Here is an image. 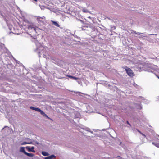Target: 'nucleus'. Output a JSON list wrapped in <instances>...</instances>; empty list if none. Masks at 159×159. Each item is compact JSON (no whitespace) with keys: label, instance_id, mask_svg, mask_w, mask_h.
I'll use <instances>...</instances> for the list:
<instances>
[{"label":"nucleus","instance_id":"f8f14e48","mask_svg":"<svg viewBox=\"0 0 159 159\" xmlns=\"http://www.w3.org/2000/svg\"><path fill=\"white\" fill-rule=\"evenodd\" d=\"M21 151L23 152L25 154V152H26L24 148H22L21 149Z\"/></svg>","mask_w":159,"mask_h":159},{"label":"nucleus","instance_id":"f257e3e1","mask_svg":"<svg viewBox=\"0 0 159 159\" xmlns=\"http://www.w3.org/2000/svg\"><path fill=\"white\" fill-rule=\"evenodd\" d=\"M126 68H125V70L128 74V75L131 77H133L134 74L133 71L129 68H128L127 66H126Z\"/></svg>","mask_w":159,"mask_h":159},{"label":"nucleus","instance_id":"9b49d317","mask_svg":"<svg viewBox=\"0 0 159 159\" xmlns=\"http://www.w3.org/2000/svg\"><path fill=\"white\" fill-rule=\"evenodd\" d=\"M152 143L153 144H154L158 148H159V143H155L154 142H152Z\"/></svg>","mask_w":159,"mask_h":159},{"label":"nucleus","instance_id":"0eeeda50","mask_svg":"<svg viewBox=\"0 0 159 159\" xmlns=\"http://www.w3.org/2000/svg\"><path fill=\"white\" fill-rule=\"evenodd\" d=\"M39 112H40V113L43 115V116L47 117H48V116H47V115L42 110L40 109V110L39 111Z\"/></svg>","mask_w":159,"mask_h":159},{"label":"nucleus","instance_id":"f3484780","mask_svg":"<svg viewBox=\"0 0 159 159\" xmlns=\"http://www.w3.org/2000/svg\"><path fill=\"white\" fill-rule=\"evenodd\" d=\"M127 122V123L129 125L131 126L130 124V123H129V121H127V122Z\"/></svg>","mask_w":159,"mask_h":159},{"label":"nucleus","instance_id":"20e7f679","mask_svg":"<svg viewBox=\"0 0 159 159\" xmlns=\"http://www.w3.org/2000/svg\"><path fill=\"white\" fill-rule=\"evenodd\" d=\"M55 157H56L54 155H52L50 156L45 157L44 159H53Z\"/></svg>","mask_w":159,"mask_h":159},{"label":"nucleus","instance_id":"dca6fc26","mask_svg":"<svg viewBox=\"0 0 159 159\" xmlns=\"http://www.w3.org/2000/svg\"><path fill=\"white\" fill-rule=\"evenodd\" d=\"M141 134L143 135V136H144V137H146V135L144 134H143V133H141Z\"/></svg>","mask_w":159,"mask_h":159},{"label":"nucleus","instance_id":"a211bd4d","mask_svg":"<svg viewBox=\"0 0 159 159\" xmlns=\"http://www.w3.org/2000/svg\"><path fill=\"white\" fill-rule=\"evenodd\" d=\"M138 132L140 133V134H141V133H142L139 130H138Z\"/></svg>","mask_w":159,"mask_h":159},{"label":"nucleus","instance_id":"4468645a","mask_svg":"<svg viewBox=\"0 0 159 159\" xmlns=\"http://www.w3.org/2000/svg\"><path fill=\"white\" fill-rule=\"evenodd\" d=\"M34 110L35 111H37L39 112V111L40 110V109L38 108H35Z\"/></svg>","mask_w":159,"mask_h":159},{"label":"nucleus","instance_id":"6ab92c4d","mask_svg":"<svg viewBox=\"0 0 159 159\" xmlns=\"http://www.w3.org/2000/svg\"><path fill=\"white\" fill-rule=\"evenodd\" d=\"M26 26V25H25L24 24H23V25L22 26Z\"/></svg>","mask_w":159,"mask_h":159},{"label":"nucleus","instance_id":"6e6552de","mask_svg":"<svg viewBox=\"0 0 159 159\" xmlns=\"http://www.w3.org/2000/svg\"><path fill=\"white\" fill-rule=\"evenodd\" d=\"M67 76H68V77H69L70 78L73 79H74L75 80H77L79 79V78L71 76V75H68Z\"/></svg>","mask_w":159,"mask_h":159},{"label":"nucleus","instance_id":"9d476101","mask_svg":"<svg viewBox=\"0 0 159 159\" xmlns=\"http://www.w3.org/2000/svg\"><path fill=\"white\" fill-rule=\"evenodd\" d=\"M25 154L27 155L29 157H33L34 156V154L32 153H30L28 152H25Z\"/></svg>","mask_w":159,"mask_h":159},{"label":"nucleus","instance_id":"39448f33","mask_svg":"<svg viewBox=\"0 0 159 159\" xmlns=\"http://www.w3.org/2000/svg\"><path fill=\"white\" fill-rule=\"evenodd\" d=\"M27 28L29 29H31V30L33 29V30H34V31H35V30H36V28L34 27V25H29L28 26Z\"/></svg>","mask_w":159,"mask_h":159},{"label":"nucleus","instance_id":"ddd939ff","mask_svg":"<svg viewBox=\"0 0 159 159\" xmlns=\"http://www.w3.org/2000/svg\"><path fill=\"white\" fill-rule=\"evenodd\" d=\"M31 143H32V142H30V143H28V142H24L22 143V144L24 145V144H30Z\"/></svg>","mask_w":159,"mask_h":159},{"label":"nucleus","instance_id":"423d86ee","mask_svg":"<svg viewBox=\"0 0 159 159\" xmlns=\"http://www.w3.org/2000/svg\"><path fill=\"white\" fill-rule=\"evenodd\" d=\"M51 21L53 25H54L57 27H60L59 25L57 22L53 20H51Z\"/></svg>","mask_w":159,"mask_h":159},{"label":"nucleus","instance_id":"7ed1b4c3","mask_svg":"<svg viewBox=\"0 0 159 159\" xmlns=\"http://www.w3.org/2000/svg\"><path fill=\"white\" fill-rule=\"evenodd\" d=\"M26 148L28 150V151L29 152H35V151L34 150V147L33 146L31 148L29 147H26Z\"/></svg>","mask_w":159,"mask_h":159},{"label":"nucleus","instance_id":"2eb2a0df","mask_svg":"<svg viewBox=\"0 0 159 159\" xmlns=\"http://www.w3.org/2000/svg\"><path fill=\"white\" fill-rule=\"evenodd\" d=\"M35 108L34 107H32V106H31L30 107V109L32 110H34V109H35Z\"/></svg>","mask_w":159,"mask_h":159},{"label":"nucleus","instance_id":"f03ea898","mask_svg":"<svg viewBox=\"0 0 159 159\" xmlns=\"http://www.w3.org/2000/svg\"><path fill=\"white\" fill-rule=\"evenodd\" d=\"M45 17L44 16L42 17L38 16L37 18V20L39 22H43L44 21L43 20H45Z\"/></svg>","mask_w":159,"mask_h":159},{"label":"nucleus","instance_id":"412c9836","mask_svg":"<svg viewBox=\"0 0 159 159\" xmlns=\"http://www.w3.org/2000/svg\"><path fill=\"white\" fill-rule=\"evenodd\" d=\"M158 78L159 79V77L158 76Z\"/></svg>","mask_w":159,"mask_h":159},{"label":"nucleus","instance_id":"aec40b11","mask_svg":"<svg viewBox=\"0 0 159 159\" xmlns=\"http://www.w3.org/2000/svg\"><path fill=\"white\" fill-rule=\"evenodd\" d=\"M135 34H138V33H136V32H134Z\"/></svg>","mask_w":159,"mask_h":159},{"label":"nucleus","instance_id":"1a4fd4ad","mask_svg":"<svg viewBox=\"0 0 159 159\" xmlns=\"http://www.w3.org/2000/svg\"><path fill=\"white\" fill-rule=\"evenodd\" d=\"M42 154L44 156H47L49 155L48 153L45 151H43L42 152Z\"/></svg>","mask_w":159,"mask_h":159}]
</instances>
